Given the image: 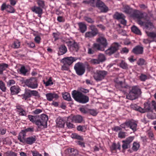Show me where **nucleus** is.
<instances>
[{
    "mask_svg": "<svg viewBox=\"0 0 156 156\" xmlns=\"http://www.w3.org/2000/svg\"><path fill=\"white\" fill-rule=\"evenodd\" d=\"M72 94L74 99L80 103L85 104L89 101V98L88 96L83 94L79 91L74 90L72 91Z\"/></svg>",
    "mask_w": 156,
    "mask_h": 156,
    "instance_id": "1",
    "label": "nucleus"
},
{
    "mask_svg": "<svg viewBox=\"0 0 156 156\" xmlns=\"http://www.w3.org/2000/svg\"><path fill=\"white\" fill-rule=\"evenodd\" d=\"M48 120V116L45 114H42L41 115L40 117L37 119L35 124L39 128H46L47 127Z\"/></svg>",
    "mask_w": 156,
    "mask_h": 156,
    "instance_id": "2",
    "label": "nucleus"
},
{
    "mask_svg": "<svg viewBox=\"0 0 156 156\" xmlns=\"http://www.w3.org/2000/svg\"><path fill=\"white\" fill-rule=\"evenodd\" d=\"M108 74V72L104 70H98L94 73V78L97 81H100L105 79Z\"/></svg>",
    "mask_w": 156,
    "mask_h": 156,
    "instance_id": "3",
    "label": "nucleus"
},
{
    "mask_svg": "<svg viewBox=\"0 0 156 156\" xmlns=\"http://www.w3.org/2000/svg\"><path fill=\"white\" fill-rule=\"evenodd\" d=\"M76 73L79 76L83 75L85 72V67L83 64L80 62L76 63L74 66Z\"/></svg>",
    "mask_w": 156,
    "mask_h": 156,
    "instance_id": "4",
    "label": "nucleus"
},
{
    "mask_svg": "<svg viewBox=\"0 0 156 156\" xmlns=\"http://www.w3.org/2000/svg\"><path fill=\"white\" fill-rule=\"evenodd\" d=\"M121 126L123 128H125V126L129 127L133 132L136 130L137 124L133 120L126 121L121 125Z\"/></svg>",
    "mask_w": 156,
    "mask_h": 156,
    "instance_id": "5",
    "label": "nucleus"
},
{
    "mask_svg": "<svg viewBox=\"0 0 156 156\" xmlns=\"http://www.w3.org/2000/svg\"><path fill=\"white\" fill-rule=\"evenodd\" d=\"M120 45L119 43L115 42L112 44L111 46L105 51L107 55H110L115 53L118 49Z\"/></svg>",
    "mask_w": 156,
    "mask_h": 156,
    "instance_id": "6",
    "label": "nucleus"
},
{
    "mask_svg": "<svg viewBox=\"0 0 156 156\" xmlns=\"http://www.w3.org/2000/svg\"><path fill=\"white\" fill-rule=\"evenodd\" d=\"M25 83L27 86L32 89L36 88L38 87L37 80L35 78H32L29 80H26Z\"/></svg>",
    "mask_w": 156,
    "mask_h": 156,
    "instance_id": "7",
    "label": "nucleus"
},
{
    "mask_svg": "<svg viewBox=\"0 0 156 156\" xmlns=\"http://www.w3.org/2000/svg\"><path fill=\"white\" fill-rule=\"evenodd\" d=\"M133 16L138 19H142L145 20L148 19V15L145 12H142L138 11H136L133 13Z\"/></svg>",
    "mask_w": 156,
    "mask_h": 156,
    "instance_id": "8",
    "label": "nucleus"
},
{
    "mask_svg": "<svg viewBox=\"0 0 156 156\" xmlns=\"http://www.w3.org/2000/svg\"><path fill=\"white\" fill-rule=\"evenodd\" d=\"M134 138V136H130L126 138L125 140L122 141L124 144L122 145L123 149H126L130 147V144L133 141Z\"/></svg>",
    "mask_w": 156,
    "mask_h": 156,
    "instance_id": "9",
    "label": "nucleus"
},
{
    "mask_svg": "<svg viewBox=\"0 0 156 156\" xmlns=\"http://www.w3.org/2000/svg\"><path fill=\"white\" fill-rule=\"evenodd\" d=\"M144 105L145 110L147 111H152L154 109L155 110L156 107V103L154 101H153L151 102L144 103Z\"/></svg>",
    "mask_w": 156,
    "mask_h": 156,
    "instance_id": "10",
    "label": "nucleus"
},
{
    "mask_svg": "<svg viewBox=\"0 0 156 156\" xmlns=\"http://www.w3.org/2000/svg\"><path fill=\"white\" fill-rule=\"evenodd\" d=\"M77 59V58L71 56L64 58L62 60L61 62L63 64L70 66Z\"/></svg>",
    "mask_w": 156,
    "mask_h": 156,
    "instance_id": "11",
    "label": "nucleus"
},
{
    "mask_svg": "<svg viewBox=\"0 0 156 156\" xmlns=\"http://www.w3.org/2000/svg\"><path fill=\"white\" fill-rule=\"evenodd\" d=\"M95 5L101 10V12H106L108 10V7L101 0H98Z\"/></svg>",
    "mask_w": 156,
    "mask_h": 156,
    "instance_id": "12",
    "label": "nucleus"
},
{
    "mask_svg": "<svg viewBox=\"0 0 156 156\" xmlns=\"http://www.w3.org/2000/svg\"><path fill=\"white\" fill-rule=\"evenodd\" d=\"M96 41L105 49L108 45V43L106 38L103 36H100L97 39Z\"/></svg>",
    "mask_w": 156,
    "mask_h": 156,
    "instance_id": "13",
    "label": "nucleus"
},
{
    "mask_svg": "<svg viewBox=\"0 0 156 156\" xmlns=\"http://www.w3.org/2000/svg\"><path fill=\"white\" fill-rule=\"evenodd\" d=\"M68 119H71L72 122L76 123H81L83 120L82 116L80 115H75L72 117L69 116L68 117Z\"/></svg>",
    "mask_w": 156,
    "mask_h": 156,
    "instance_id": "14",
    "label": "nucleus"
},
{
    "mask_svg": "<svg viewBox=\"0 0 156 156\" xmlns=\"http://www.w3.org/2000/svg\"><path fill=\"white\" fill-rule=\"evenodd\" d=\"M67 44L68 46L70 47V48L76 51H77L79 49L78 44L74 41H69L67 42Z\"/></svg>",
    "mask_w": 156,
    "mask_h": 156,
    "instance_id": "15",
    "label": "nucleus"
},
{
    "mask_svg": "<svg viewBox=\"0 0 156 156\" xmlns=\"http://www.w3.org/2000/svg\"><path fill=\"white\" fill-rule=\"evenodd\" d=\"M26 133L23 130H22L19 133L18 139L20 142L24 144V141L26 139Z\"/></svg>",
    "mask_w": 156,
    "mask_h": 156,
    "instance_id": "16",
    "label": "nucleus"
},
{
    "mask_svg": "<svg viewBox=\"0 0 156 156\" xmlns=\"http://www.w3.org/2000/svg\"><path fill=\"white\" fill-rule=\"evenodd\" d=\"M31 9L33 12L38 14L39 17H41V16L43 13V10L42 8L39 6H34L31 7Z\"/></svg>",
    "mask_w": 156,
    "mask_h": 156,
    "instance_id": "17",
    "label": "nucleus"
},
{
    "mask_svg": "<svg viewBox=\"0 0 156 156\" xmlns=\"http://www.w3.org/2000/svg\"><path fill=\"white\" fill-rule=\"evenodd\" d=\"M37 140V138L35 136H30L26 138L24 141V143L27 144L31 145L34 143Z\"/></svg>",
    "mask_w": 156,
    "mask_h": 156,
    "instance_id": "18",
    "label": "nucleus"
},
{
    "mask_svg": "<svg viewBox=\"0 0 156 156\" xmlns=\"http://www.w3.org/2000/svg\"><path fill=\"white\" fill-rule=\"evenodd\" d=\"M143 49L142 47L136 46L133 49L132 52L136 55L142 54L143 52Z\"/></svg>",
    "mask_w": 156,
    "mask_h": 156,
    "instance_id": "19",
    "label": "nucleus"
},
{
    "mask_svg": "<svg viewBox=\"0 0 156 156\" xmlns=\"http://www.w3.org/2000/svg\"><path fill=\"white\" fill-rule=\"evenodd\" d=\"M47 99L49 101L53 100L54 99H56L58 98V95L55 93H49L46 95Z\"/></svg>",
    "mask_w": 156,
    "mask_h": 156,
    "instance_id": "20",
    "label": "nucleus"
},
{
    "mask_svg": "<svg viewBox=\"0 0 156 156\" xmlns=\"http://www.w3.org/2000/svg\"><path fill=\"white\" fill-rule=\"evenodd\" d=\"M56 126L59 127L64 128L65 122L63 119L60 117H58L56 120Z\"/></svg>",
    "mask_w": 156,
    "mask_h": 156,
    "instance_id": "21",
    "label": "nucleus"
},
{
    "mask_svg": "<svg viewBox=\"0 0 156 156\" xmlns=\"http://www.w3.org/2000/svg\"><path fill=\"white\" fill-rule=\"evenodd\" d=\"M149 18L148 17V20H147V21L144 24V27L146 30H151L154 28V26L153 23L149 20Z\"/></svg>",
    "mask_w": 156,
    "mask_h": 156,
    "instance_id": "22",
    "label": "nucleus"
},
{
    "mask_svg": "<svg viewBox=\"0 0 156 156\" xmlns=\"http://www.w3.org/2000/svg\"><path fill=\"white\" fill-rule=\"evenodd\" d=\"M67 151L69 156H76L78 154V151L74 148H69Z\"/></svg>",
    "mask_w": 156,
    "mask_h": 156,
    "instance_id": "23",
    "label": "nucleus"
},
{
    "mask_svg": "<svg viewBox=\"0 0 156 156\" xmlns=\"http://www.w3.org/2000/svg\"><path fill=\"white\" fill-rule=\"evenodd\" d=\"M11 94L12 95L17 94L19 93L20 89L18 86H13L10 88Z\"/></svg>",
    "mask_w": 156,
    "mask_h": 156,
    "instance_id": "24",
    "label": "nucleus"
},
{
    "mask_svg": "<svg viewBox=\"0 0 156 156\" xmlns=\"http://www.w3.org/2000/svg\"><path fill=\"white\" fill-rule=\"evenodd\" d=\"M78 25L79 27V30L81 33H83L86 31L87 27L85 24L82 22H80L78 23Z\"/></svg>",
    "mask_w": 156,
    "mask_h": 156,
    "instance_id": "25",
    "label": "nucleus"
},
{
    "mask_svg": "<svg viewBox=\"0 0 156 156\" xmlns=\"http://www.w3.org/2000/svg\"><path fill=\"white\" fill-rule=\"evenodd\" d=\"M138 96L133 92H131L130 91L129 93L126 95V98L129 99L133 100L137 98Z\"/></svg>",
    "mask_w": 156,
    "mask_h": 156,
    "instance_id": "26",
    "label": "nucleus"
},
{
    "mask_svg": "<svg viewBox=\"0 0 156 156\" xmlns=\"http://www.w3.org/2000/svg\"><path fill=\"white\" fill-rule=\"evenodd\" d=\"M92 47L96 52L98 51H104L105 50V49L103 48L99 43H94L92 45Z\"/></svg>",
    "mask_w": 156,
    "mask_h": 156,
    "instance_id": "27",
    "label": "nucleus"
},
{
    "mask_svg": "<svg viewBox=\"0 0 156 156\" xmlns=\"http://www.w3.org/2000/svg\"><path fill=\"white\" fill-rule=\"evenodd\" d=\"M117 84V86H118L119 88H121L122 89H123V90L125 91H126V89H129V87L128 85H126L122 81L119 82Z\"/></svg>",
    "mask_w": 156,
    "mask_h": 156,
    "instance_id": "28",
    "label": "nucleus"
},
{
    "mask_svg": "<svg viewBox=\"0 0 156 156\" xmlns=\"http://www.w3.org/2000/svg\"><path fill=\"white\" fill-rule=\"evenodd\" d=\"M123 9V12H124L128 14H130L133 12L132 9L127 5L124 6Z\"/></svg>",
    "mask_w": 156,
    "mask_h": 156,
    "instance_id": "29",
    "label": "nucleus"
},
{
    "mask_svg": "<svg viewBox=\"0 0 156 156\" xmlns=\"http://www.w3.org/2000/svg\"><path fill=\"white\" fill-rule=\"evenodd\" d=\"M113 17L114 18L119 21L122 19L125 18V16L123 14L117 12L114 15Z\"/></svg>",
    "mask_w": 156,
    "mask_h": 156,
    "instance_id": "30",
    "label": "nucleus"
},
{
    "mask_svg": "<svg viewBox=\"0 0 156 156\" xmlns=\"http://www.w3.org/2000/svg\"><path fill=\"white\" fill-rule=\"evenodd\" d=\"M131 92H133L135 94L139 96L141 93L140 90L136 86L132 87V89L130 90Z\"/></svg>",
    "mask_w": 156,
    "mask_h": 156,
    "instance_id": "31",
    "label": "nucleus"
},
{
    "mask_svg": "<svg viewBox=\"0 0 156 156\" xmlns=\"http://www.w3.org/2000/svg\"><path fill=\"white\" fill-rule=\"evenodd\" d=\"M132 31L134 34L141 35L142 34L140 30L135 26H133L131 27Z\"/></svg>",
    "mask_w": 156,
    "mask_h": 156,
    "instance_id": "32",
    "label": "nucleus"
},
{
    "mask_svg": "<svg viewBox=\"0 0 156 156\" xmlns=\"http://www.w3.org/2000/svg\"><path fill=\"white\" fill-rule=\"evenodd\" d=\"M59 53L60 55H63L65 54L67 51V49L66 46L64 45H61L59 48Z\"/></svg>",
    "mask_w": 156,
    "mask_h": 156,
    "instance_id": "33",
    "label": "nucleus"
},
{
    "mask_svg": "<svg viewBox=\"0 0 156 156\" xmlns=\"http://www.w3.org/2000/svg\"><path fill=\"white\" fill-rule=\"evenodd\" d=\"M28 117L30 121L34 123L35 124L37 119L39 118V116L38 115L33 116L29 115Z\"/></svg>",
    "mask_w": 156,
    "mask_h": 156,
    "instance_id": "34",
    "label": "nucleus"
},
{
    "mask_svg": "<svg viewBox=\"0 0 156 156\" xmlns=\"http://www.w3.org/2000/svg\"><path fill=\"white\" fill-rule=\"evenodd\" d=\"M8 67L7 64L3 63L0 64V74H2L3 71L5 70Z\"/></svg>",
    "mask_w": 156,
    "mask_h": 156,
    "instance_id": "35",
    "label": "nucleus"
},
{
    "mask_svg": "<svg viewBox=\"0 0 156 156\" xmlns=\"http://www.w3.org/2000/svg\"><path fill=\"white\" fill-rule=\"evenodd\" d=\"M131 107V108L134 109L138 110L141 113H144L145 112L144 110H143L140 107H137L136 104L132 105Z\"/></svg>",
    "mask_w": 156,
    "mask_h": 156,
    "instance_id": "36",
    "label": "nucleus"
},
{
    "mask_svg": "<svg viewBox=\"0 0 156 156\" xmlns=\"http://www.w3.org/2000/svg\"><path fill=\"white\" fill-rule=\"evenodd\" d=\"M96 35V34L92 32V31H88L85 34V37L86 38H90L94 37Z\"/></svg>",
    "mask_w": 156,
    "mask_h": 156,
    "instance_id": "37",
    "label": "nucleus"
},
{
    "mask_svg": "<svg viewBox=\"0 0 156 156\" xmlns=\"http://www.w3.org/2000/svg\"><path fill=\"white\" fill-rule=\"evenodd\" d=\"M145 32L147 35L151 38L154 39L156 38V33L153 32H148L147 31H145Z\"/></svg>",
    "mask_w": 156,
    "mask_h": 156,
    "instance_id": "38",
    "label": "nucleus"
},
{
    "mask_svg": "<svg viewBox=\"0 0 156 156\" xmlns=\"http://www.w3.org/2000/svg\"><path fill=\"white\" fill-rule=\"evenodd\" d=\"M89 27L90 30H91V31H92V32L96 35L98 34L99 33L98 30L95 25H90L89 26Z\"/></svg>",
    "mask_w": 156,
    "mask_h": 156,
    "instance_id": "39",
    "label": "nucleus"
},
{
    "mask_svg": "<svg viewBox=\"0 0 156 156\" xmlns=\"http://www.w3.org/2000/svg\"><path fill=\"white\" fill-rule=\"evenodd\" d=\"M62 97L63 98L68 101H71L72 99L69 93L65 92L62 94Z\"/></svg>",
    "mask_w": 156,
    "mask_h": 156,
    "instance_id": "40",
    "label": "nucleus"
},
{
    "mask_svg": "<svg viewBox=\"0 0 156 156\" xmlns=\"http://www.w3.org/2000/svg\"><path fill=\"white\" fill-rule=\"evenodd\" d=\"M28 91H29V92L31 95V96L33 95L34 96L37 97L38 98H39L40 97L39 94L38 92L36 90H28Z\"/></svg>",
    "mask_w": 156,
    "mask_h": 156,
    "instance_id": "41",
    "label": "nucleus"
},
{
    "mask_svg": "<svg viewBox=\"0 0 156 156\" xmlns=\"http://www.w3.org/2000/svg\"><path fill=\"white\" fill-rule=\"evenodd\" d=\"M97 58L100 63L106 60V58L105 55L102 54H99L98 55Z\"/></svg>",
    "mask_w": 156,
    "mask_h": 156,
    "instance_id": "42",
    "label": "nucleus"
},
{
    "mask_svg": "<svg viewBox=\"0 0 156 156\" xmlns=\"http://www.w3.org/2000/svg\"><path fill=\"white\" fill-rule=\"evenodd\" d=\"M140 146V145L139 143L134 142L133 144L132 149L133 151H136L138 150Z\"/></svg>",
    "mask_w": 156,
    "mask_h": 156,
    "instance_id": "43",
    "label": "nucleus"
},
{
    "mask_svg": "<svg viewBox=\"0 0 156 156\" xmlns=\"http://www.w3.org/2000/svg\"><path fill=\"white\" fill-rule=\"evenodd\" d=\"M120 66L123 69H127L128 68V65L124 61H122L120 63Z\"/></svg>",
    "mask_w": 156,
    "mask_h": 156,
    "instance_id": "44",
    "label": "nucleus"
},
{
    "mask_svg": "<svg viewBox=\"0 0 156 156\" xmlns=\"http://www.w3.org/2000/svg\"><path fill=\"white\" fill-rule=\"evenodd\" d=\"M39 7L43 8L45 6L44 2L42 0H37L36 1Z\"/></svg>",
    "mask_w": 156,
    "mask_h": 156,
    "instance_id": "45",
    "label": "nucleus"
},
{
    "mask_svg": "<svg viewBox=\"0 0 156 156\" xmlns=\"http://www.w3.org/2000/svg\"><path fill=\"white\" fill-rule=\"evenodd\" d=\"M0 89L3 91L5 92L6 90V87L5 83L1 80H0Z\"/></svg>",
    "mask_w": 156,
    "mask_h": 156,
    "instance_id": "46",
    "label": "nucleus"
},
{
    "mask_svg": "<svg viewBox=\"0 0 156 156\" xmlns=\"http://www.w3.org/2000/svg\"><path fill=\"white\" fill-rule=\"evenodd\" d=\"M120 145L119 143L117 144H116L115 143H113L111 149L113 150L117 149H120Z\"/></svg>",
    "mask_w": 156,
    "mask_h": 156,
    "instance_id": "47",
    "label": "nucleus"
},
{
    "mask_svg": "<svg viewBox=\"0 0 156 156\" xmlns=\"http://www.w3.org/2000/svg\"><path fill=\"white\" fill-rule=\"evenodd\" d=\"M88 113H90L91 115L95 116L97 115L98 114L97 111L94 109H89Z\"/></svg>",
    "mask_w": 156,
    "mask_h": 156,
    "instance_id": "48",
    "label": "nucleus"
},
{
    "mask_svg": "<svg viewBox=\"0 0 156 156\" xmlns=\"http://www.w3.org/2000/svg\"><path fill=\"white\" fill-rule=\"evenodd\" d=\"M6 11L10 13H13L15 11L13 8L10 5H7Z\"/></svg>",
    "mask_w": 156,
    "mask_h": 156,
    "instance_id": "49",
    "label": "nucleus"
},
{
    "mask_svg": "<svg viewBox=\"0 0 156 156\" xmlns=\"http://www.w3.org/2000/svg\"><path fill=\"white\" fill-rule=\"evenodd\" d=\"M23 99L25 100H26L27 98H29L31 97V95L29 92V91H27L26 93H25L24 94L22 95Z\"/></svg>",
    "mask_w": 156,
    "mask_h": 156,
    "instance_id": "50",
    "label": "nucleus"
},
{
    "mask_svg": "<svg viewBox=\"0 0 156 156\" xmlns=\"http://www.w3.org/2000/svg\"><path fill=\"white\" fill-rule=\"evenodd\" d=\"M90 62L93 65L98 64L100 63L98 58L91 59L90 60Z\"/></svg>",
    "mask_w": 156,
    "mask_h": 156,
    "instance_id": "51",
    "label": "nucleus"
},
{
    "mask_svg": "<svg viewBox=\"0 0 156 156\" xmlns=\"http://www.w3.org/2000/svg\"><path fill=\"white\" fill-rule=\"evenodd\" d=\"M84 19L88 23H93L94 22V21L91 18L87 16H85L84 17Z\"/></svg>",
    "mask_w": 156,
    "mask_h": 156,
    "instance_id": "52",
    "label": "nucleus"
},
{
    "mask_svg": "<svg viewBox=\"0 0 156 156\" xmlns=\"http://www.w3.org/2000/svg\"><path fill=\"white\" fill-rule=\"evenodd\" d=\"M20 71L21 74H23V75H25L27 72V70L25 69L24 66H23L20 68Z\"/></svg>",
    "mask_w": 156,
    "mask_h": 156,
    "instance_id": "53",
    "label": "nucleus"
},
{
    "mask_svg": "<svg viewBox=\"0 0 156 156\" xmlns=\"http://www.w3.org/2000/svg\"><path fill=\"white\" fill-rule=\"evenodd\" d=\"M96 52L95 50L92 47V48H89L88 50V53L89 55H92L95 53Z\"/></svg>",
    "mask_w": 156,
    "mask_h": 156,
    "instance_id": "54",
    "label": "nucleus"
},
{
    "mask_svg": "<svg viewBox=\"0 0 156 156\" xmlns=\"http://www.w3.org/2000/svg\"><path fill=\"white\" fill-rule=\"evenodd\" d=\"M70 119H67V121L66 122V126L68 128L71 129L74 128V125L70 122H69V120Z\"/></svg>",
    "mask_w": 156,
    "mask_h": 156,
    "instance_id": "55",
    "label": "nucleus"
},
{
    "mask_svg": "<svg viewBox=\"0 0 156 156\" xmlns=\"http://www.w3.org/2000/svg\"><path fill=\"white\" fill-rule=\"evenodd\" d=\"M126 133L125 132H120L118 134V136L120 138H124L126 136Z\"/></svg>",
    "mask_w": 156,
    "mask_h": 156,
    "instance_id": "56",
    "label": "nucleus"
},
{
    "mask_svg": "<svg viewBox=\"0 0 156 156\" xmlns=\"http://www.w3.org/2000/svg\"><path fill=\"white\" fill-rule=\"evenodd\" d=\"M23 130L26 133L28 132H32L34 130V128L33 127H28Z\"/></svg>",
    "mask_w": 156,
    "mask_h": 156,
    "instance_id": "57",
    "label": "nucleus"
},
{
    "mask_svg": "<svg viewBox=\"0 0 156 156\" xmlns=\"http://www.w3.org/2000/svg\"><path fill=\"white\" fill-rule=\"evenodd\" d=\"M88 109L84 108H80V111L84 114L88 113Z\"/></svg>",
    "mask_w": 156,
    "mask_h": 156,
    "instance_id": "58",
    "label": "nucleus"
},
{
    "mask_svg": "<svg viewBox=\"0 0 156 156\" xmlns=\"http://www.w3.org/2000/svg\"><path fill=\"white\" fill-rule=\"evenodd\" d=\"M145 62V60L142 58H140L137 62V64L138 65L142 66L144 64Z\"/></svg>",
    "mask_w": 156,
    "mask_h": 156,
    "instance_id": "59",
    "label": "nucleus"
},
{
    "mask_svg": "<svg viewBox=\"0 0 156 156\" xmlns=\"http://www.w3.org/2000/svg\"><path fill=\"white\" fill-rule=\"evenodd\" d=\"M148 135L149 139L151 140H152L154 139V134L152 132H149L148 133Z\"/></svg>",
    "mask_w": 156,
    "mask_h": 156,
    "instance_id": "60",
    "label": "nucleus"
},
{
    "mask_svg": "<svg viewBox=\"0 0 156 156\" xmlns=\"http://www.w3.org/2000/svg\"><path fill=\"white\" fill-rule=\"evenodd\" d=\"M13 45L14 48H18L20 45V42L18 41H16L14 42Z\"/></svg>",
    "mask_w": 156,
    "mask_h": 156,
    "instance_id": "61",
    "label": "nucleus"
},
{
    "mask_svg": "<svg viewBox=\"0 0 156 156\" xmlns=\"http://www.w3.org/2000/svg\"><path fill=\"white\" fill-rule=\"evenodd\" d=\"M53 35L54 37L55 38V41L58 40L59 38V33H53Z\"/></svg>",
    "mask_w": 156,
    "mask_h": 156,
    "instance_id": "62",
    "label": "nucleus"
},
{
    "mask_svg": "<svg viewBox=\"0 0 156 156\" xmlns=\"http://www.w3.org/2000/svg\"><path fill=\"white\" fill-rule=\"evenodd\" d=\"M98 0H90L89 4L92 6H95Z\"/></svg>",
    "mask_w": 156,
    "mask_h": 156,
    "instance_id": "63",
    "label": "nucleus"
},
{
    "mask_svg": "<svg viewBox=\"0 0 156 156\" xmlns=\"http://www.w3.org/2000/svg\"><path fill=\"white\" fill-rule=\"evenodd\" d=\"M45 85L46 86H48L50 85H52L53 84V82H52L51 78H50L49 79L48 81H47L45 83Z\"/></svg>",
    "mask_w": 156,
    "mask_h": 156,
    "instance_id": "64",
    "label": "nucleus"
}]
</instances>
